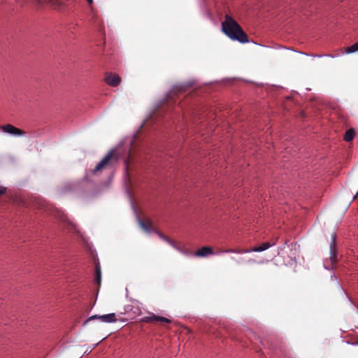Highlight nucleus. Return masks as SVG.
<instances>
[{
  "label": "nucleus",
  "instance_id": "f257e3e1",
  "mask_svg": "<svg viewBox=\"0 0 358 358\" xmlns=\"http://www.w3.org/2000/svg\"><path fill=\"white\" fill-rule=\"evenodd\" d=\"M222 31L232 41L241 43L249 42L248 36L238 23L230 15H226L222 22Z\"/></svg>",
  "mask_w": 358,
  "mask_h": 358
},
{
  "label": "nucleus",
  "instance_id": "f03ea898",
  "mask_svg": "<svg viewBox=\"0 0 358 358\" xmlns=\"http://www.w3.org/2000/svg\"><path fill=\"white\" fill-rule=\"evenodd\" d=\"M118 155L115 150H112L97 164L94 170L93 173H96L108 166L115 164L118 160Z\"/></svg>",
  "mask_w": 358,
  "mask_h": 358
},
{
  "label": "nucleus",
  "instance_id": "7ed1b4c3",
  "mask_svg": "<svg viewBox=\"0 0 358 358\" xmlns=\"http://www.w3.org/2000/svg\"><path fill=\"white\" fill-rule=\"evenodd\" d=\"M191 87L190 83H182L178 84L173 87L171 90L167 94L165 102L169 106L172 104L173 102H175V96L180 92H185L187 89Z\"/></svg>",
  "mask_w": 358,
  "mask_h": 358
},
{
  "label": "nucleus",
  "instance_id": "20e7f679",
  "mask_svg": "<svg viewBox=\"0 0 358 358\" xmlns=\"http://www.w3.org/2000/svg\"><path fill=\"white\" fill-rule=\"evenodd\" d=\"M0 128L3 132L8 133L14 136H24L26 134L24 130L17 128L10 124L2 125Z\"/></svg>",
  "mask_w": 358,
  "mask_h": 358
},
{
  "label": "nucleus",
  "instance_id": "39448f33",
  "mask_svg": "<svg viewBox=\"0 0 358 358\" xmlns=\"http://www.w3.org/2000/svg\"><path fill=\"white\" fill-rule=\"evenodd\" d=\"M141 322H146V323H153L155 324L157 322L161 323H171V320L162 317L155 315L154 313H151L150 316L143 317L141 319Z\"/></svg>",
  "mask_w": 358,
  "mask_h": 358
},
{
  "label": "nucleus",
  "instance_id": "423d86ee",
  "mask_svg": "<svg viewBox=\"0 0 358 358\" xmlns=\"http://www.w3.org/2000/svg\"><path fill=\"white\" fill-rule=\"evenodd\" d=\"M104 80L111 87H117L121 82L120 77L113 73H106Z\"/></svg>",
  "mask_w": 358,
  "mask_h": 358
},
{
  "label": "nucleus",
  "instance_id": "0eeeda50",
  "mask_svg": "<svg viewBox=\"0 0 358 358\" xmlns=\"http://www.w3.org/2000/svg\"><path fill=\"white\" fill-rule=\"evenodd\" d=\"M155 232L158 234V236H159V238L166 241L167 243L170 244L173 248L176 249L177 250L181 252H183V249L178 245V244L171 240V238H169L168 236H165L164 234H162L161 232L158 231H155Z\"/></svg>",
  "mask_w": 358,
  "mask_h": 358
},
{
  "label": "nucleus",
  "instance_id": "6e6552de",
  "mask_svg": "<svg viewBox=\"0 0 358 358\" xmlns=\"http://www.w3.org/2000/svg\"><path fill=\"white\" fill-rule=\"evenodd\" d=\"M213 250L212 248L208 247V246H204V247H202L201 249L197 250L195 252L194 255L196 257H207L209 255H213Z\"/></svg>",
  "mask_w": 358,
  "mask_h": 358
},
{
  "label": "nucleus",
  "instance_id": "1a4fd4ad",
  "mask_svg": "<svg viewBox=\"0 0 358 358\" xmlns=\"http://www.w3.org/2000/svg\"><path fill=\"white\" fill-rule=\"evenodd\" d=\"M56 217L62 222L65 223L66 227H69V229H74V224L71 223L66 216L61 211H59L56 214Z\"/></svg>",
  "mask_w": 358,
  "mask_h": 358
},
{
  "label": "nucleus",
  "instance_id": "9d476101",
  "mask_svg": "<svg viewBox=\"0 0 358 358\" xmlns=\"http://www.w3.org/2000/svg\"><path fill=\"white\" fill-rule=\"evenodd\" d=\"M332 241L330 244V259L332 263L337 262L336 250V238L335 236H332Z\"/></svg>",
  "mask_w": 358,
  "mask_h": 358
},
{
  "label": "nucleus",
  "instance_id": "9b49d317",
  "mask_svg": "<svg viewBox=\"0 0 358 358\" xmlns=\"http://www.w3.org/2000/svg\"><path fill=\"white\" fill-rule=\"evenodd\" d=\"M139 224H140L141 227L144 231H145L147 232H149L151 231H156L152 226V222L149 220H148L146 221L139 220Z\"/></svg>",
  "mask_w": 358,
  "mask_h": 358
},
{
  "label": "nucleus",
  "instance_id": "f8f14e48",
  "mask_svg": "<svg viewBox=\"0 0 358 358\" xmlns=\"http://www.w3.org/2000/svg\"><path fill=\"white\" fill-rule=\"evenodd\" d=\"M275 243L273 242V243H271L269 242H265L259 245V246L253 247L250 251L251 252H262L267 249H268L272 245H275Z\"/></svg>",
  "mask_w": 358,
  "mask_h": 358
},
{
  "label": "nucleus",
  "instance_id": "ddd939ff",
  "mask_svg": "<svg viewBox=\"0 0 358 358\" xmlns=\"http://www.w3.org/2000/svg\"><path fill=\"white\" fill-rule=\"evenodd\" d=\"M99 320L106 323H112L117 321L116 315L115 313H110L101 315L100 317H99Z\"/></svg>",
  "mask_w": 358,
  "mask_h": 358
},
{
  "label": "nucleus",
  "instance_id": "4468645a",
  "mask_svg": "<svg viewBox=\"0 0 358 358\" xmlns=\"http://www.w3.org/2000/svg\"><path fill=\"white\" fill-rule=\"evenodd\" d=\"M355 131L353 129H349L344 135V140L347 142H350L353 140L355 137Z\"/></svg>",
  "mask_w": 358,
  "mask_h": 358
},
{
  "label": "nucleus",
  "instance_id": "2eb2a0df",
  "mask_svg": "<svg viewBox=\"0 0 358 358\" xmlns=\"http://www.w3.org/2000/svg\"><path fill=\"white\" fill-rule=\"evenodd\" d=\"M222 252H234V253H247L251 252L250 250L248 249H227L221 250Z\"/></svg>",
  "mask_w": 358,
  "mask_h": 358
},
{
  "label": "nucleus",
  "instance_id": "dca6fc26",
  "mask_svg": "<svg viewBox=\"0 0 358 358\" xmlns=\"http://www.w3.org/2000/svg\"><path fill=\"white\" fill-rule=\"evenodd\" d=\"M357 50H358V43H355L352 45L348 47L346 49V52L347 53H353V52H357Z\"/></svg>",
  "mask_w": 358,
  "mask_h": 358
},
{
  "label": "nucleus",
  "instance_id": "f3484780",
  "mask_svg": "<svg viewBox=\"0 0 358 358\" xmlns=\"http://www.w3.org/2000/svg\"><path fill=\"white\" fill-rule=\"evenodd\" d=\"M95 282L99 285L101 283V269L99 266L96 267V276H95Z\"/></svg>",
  "mask_w": 358,
  "mask_h": 358
},
{
  "label": "nucleus",
  "instance_id": "a211bd4d",
  "mask_svg": "<svg viewBox=\"0 0 358 358\" xmlns=\"http://www.w3.org/2000/svg\"><path fill=\"white\" fill-rule=\"evenodd\" d=\"M101 315H94L92 317H90V318H88L85 322V324L87 323L89 321L92 320H95V319H99V317H100Z\"/></svg>",
  "mask_w": 358,
  "mask_h": 358
},
{
  "label": "nucleus",
  "instance_id": "6ab92c4d",
  "mask_svg": "<svg viewBox=\"0 0 358 358\" xmlns=\"http://www.w3.org/2000/svg\"><path fill=\"white\" fill-rule=\"evenodd\" d=\"M6 188L2 186H0V195H2L6 193Z\"/></svg>",
  "mask_w": 358,
  "mask_h": 358
},
{
  "label": "nucleus",
  "instance_id": "aec40b11",
  "mask_svg": "<svg viewBox=\"0 0 358 358\" xmlns=\"http://www.w3.org/2000/svg\"><path fill=\"white\" fill-rule=\"evenodd\" d=\"M88 4L91 6L93 3V0H87Z\"/></svg>",
  "mask_w": 358,
  "mask_h": 358
},
{
  "label": "nucleus",
  "instance_id": "412c9836",
  "mask_svg": "<svg viewBox=\"0 0 358 358\" xmlns=\"http://www.w3.org/2000/svg\"><path fill=\"white\" fill-rule=\"evenodd\" d=\"M357 43H358V41Z\"/></svg>",
  "mask_w": 358,
  "mask_h": 358
},
{
  "label": "nucleus",
  "instance_id": "4be33fe9",
  "mask_svg": "<svg viewBox=\"0 0 358 358\" xmlns=\"http://www.w3.org/2000/svg\"><path fill=\"white\" fill-rule=\"evenodd\" d=\"M357 194H358V192H357Z\"/></svg>",
  "mask_w": 358,
  "mask_h": 358
}]
</instances>
